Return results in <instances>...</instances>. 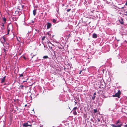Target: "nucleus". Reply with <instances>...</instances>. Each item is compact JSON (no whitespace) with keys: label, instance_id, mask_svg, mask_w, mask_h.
<instances>
[{"label":"nucleus","instance_id":"nucleus-1","mask_svg":"<svg viewBox=\"0 0 127 127\" xmlns=\"http://www.w3.org/2000/svg\"><path fill=\"white\" fill-rule=\"evenodd\" d=\"M7 34H8L9 33V31L12 30L13 26L12 24L11 23L9 24L7 26Z\"/></svg>","mask_w":127,"mask_h":127},{"label":"nucleus","instance_id":"nucleus-2","mask_svg":"<svg viewBox=\"0 0 127 127\" xmlns=\"http://www.w3.org/2000/svg\"><path fill=\"white\" fill-rule=\"evenodd\" d=\"M28 123H30V122L28 121L27 123L23 124V127H27L28 126L32 127V124H28Z\"/></svg>","mask_w":127,"mask_h":127},{"label":"nucleus","instance_id":"nucleus-3","mask_svg":"<svg viewBox=\"0 0 127 127\" xmlns=\"http://www.w3.org/2000/svg\"><path fill=\"white\" fill-rule=\"evenodd\" d=\"M24 5H22L21 4H19V6L18 7L17 9L19 10H22L23 9Z\"/></svg>","mask_w":127,"mask_h":127},{"label":"nucleus","instance_id":"nucleus-4","mask_svg":"<svg viewBox=\"0 0 127 127\" xmlns=\"http://www.w3.org/2000/svg\"><path fill=\"white\" fill-rule=\"evenodd\" d=\"M116 124H117V125H121V127L122 125V123L119 120L117 121L116 122Z\"/></svg>","mask_w":127,"mask_h":127},{"label":"nucleus","instance_id":"nucleus-5","mask_svg":"<svg viewBox=\"0 0 127 127\" xmlns=\"http://www.w3.org/2000/svg\"><path fill=\"white\" fill-rule=\"evenodd\" d=\"M26 92H27V94L28 95H32V94L30 93V89H26Z\"/></svg>","mask_w":127,"mask_h":127},{"label":"nucleus","instance_id":"nucleus-6","mask_svg":"<svg viewBox=\"0 0 127 127\" xmlns=\"http://www.w3.org/2000/svg\"><path fill=\"white\" fill-rule=\"evenodd\" d=\"M52 26L51 24L49 23H48L47 24V29H48L50 28Z\"/></svg>","mask_w":127,"mask_h":127},{"label":"nucleus","instance_id":"nucleus-7","mask_svg":"<svg viewBox=\"0 0 127 127\" xmlns=\"http://www.w3.org/2000/svg\"><path fill=\"white\" fill-rule=\"evenodd\" d=\"M6 77V76H5L3 78H2L0 82L1 83H3L4 82L5 80Z\"/></svg>","mask_w":127,"mask_h":127},{"label":"nucleus","instance_id":"nucleus-8","mask_svg":"<svg viewBox=\"0 0 127 127\" xmlns=\"http://www.w3.org/2000/svg\"><path fill=\"white\" fill-rule=\"evenodd\" d=\"M121 125H115L114 124H112L111 125L113 127H121Z\"/></svg>","mask_w":127,"mask_h":127},{"label":"nucleus","instance_id":"nucleus-9","mask_svg":"<svg viewBox=\"0 0 127 127\" xmlns=\"http://www.w3.org/2000/svg\"><path fill=\"white\" fill-rule=\"evenodd\" d=\"M121 91L120 90H119L117 93H116L114 95H120L121 94Z\"/></svg>","mask_w":127,"mask_h":127},{"label":"nucleus","instance_id":"nucleus-10","mask_svg":"<svg viewBox=\"0 0 127 127\" xmlns=\"http://www.w3.org/2000/svg\"><path fill=\"white\" fill-rule=\"evenodd\" d=\"M1 31L2 33H4V30L5 29L4 27L1 26Z\"/></svg>","mask_w":127,"mask_h":127},{"label":"nucleus","instance_id":"nucleus-11","mask_svg":"<svg viewBox=\"0 0 127 127\" xmlns=\"http://www.w3.org/2000/svg\"><path fill=\"white\" fill-rule=\"evenodd\" d=\"M1 39L3 42H5V41L6 39L5 37L3 36L1 38Z\"/></svg>","mask_w":127,"mask_h":127},{"label":"nucleus","instance_id":"nucleus-12","mask_svg":"<svg viewBox=\"0 0 127 127\" xmlns=\"http://www.w3.org/2000/svg\"><path fill=\"white\" fill-rule=\"evenodd\" d=\"M97 37V35L96 34L94 33L93 35V38H96Z\"/></svg>","mask_w":127,"mask_h":127},{"label":"nucleus","instance_id":"nucleus-13","mask_svg":"<svg viewBox=\"0 0 127 127\" xmlns=\"http://www.w3.org/2000/svg\"><path fill=\"white\" fill-rule=\"evenodd\" d=\"M33 14L34 16H35L36 13V9H34L33 11Z\"/></svg>","mask_w":127,"mask_h":127},{"label":"nucleus","instance_id":"nucleus-14","mask_svg":"<svg viewBox=\"0 0 127 127\" xmlns=\"http://www.w3.org/2000/svg\"><path fill=\"white\" fill-rule=\"evenodd\" d=\"M119 21L120 22V23L121 24H123L124 22L123 21V19L122 18H121V20H119Z\"/></svg>","mask_w":127,"mask_h":127},{"label":"nucleus","instance_id":"nucleus-15","mask_svg":"<svg viewBox=\"0 0 127 127\" xmlns=\"http://www.w3.org/2000/svg\"><path fill=\"white\" fill-rule=\"evenodd\" d=\"M71 35L70 34H69L68 35H65V37H66V38L68 40L69 38L70 37Z\"/></svg>","mask_w":127,"mask_h":127},{"label":"nucleus","instance_id":"nucleus-16","mask_svg":"<svg viewBox=\"0 0 127 127\" xmlns=\"http://www.w3.org/2000/svg\"><path fill=\"white\" fill-rule=\"evenodd\" d=\"M73 113L74 115H77V113L76 111H73Z\"/></svg>","mask_w":127,"mask_h":127},{"label":"nucleus","instance_id":"nucleus-17","mask_svg":"<svg viewBox=\"0 0 127 127\" xmlns=\"http://www.w3.org/2000/svg\"><path fill=\"white\" fill-rule=\"evenodd\" d=\"M3 19L4 22V23H5L6 21V18H5V17H4L3 18Z\"/></svg>","mask_w":127,"mask_h":127},{"label":"nucleus","instance_id":"nucleus-18","mask_svg":"<svg viewBox=\"0 0 127 127\" xmlns=\"http://www.w3.org/2000/svg\"><path fill=\"white\" fill-rule=\"evenodd\" d=\"M48 57L47 56H44L43 57V59H46L48 58Z\"/></svg>","mask_w":127,"mask_h":127},{"label":"nucleus","instance_id":"nucleus-19","mask_svg":"<svg viewBox=\"0 0 127 127\" xmlns=\"http://www.w3.org/2000/svg\"><path fill=\"white\" fill-rule=\"evenodd\" d=\"M77 109V107H75L73 109V111H76Z\"/></svg>","mask_w":127,"mask_h":127},{"label":"nucleus","instance_id":"nucleus-20","mask_svg":"<svg viewBox=\"0 0 127 127\" xmlns=\"http://www.w3.org/2000/svg\"><path fill=\"white\" fill-rule=\"evenodd\" d=\"M52 22L53 23H56V20L55 19H53Z\"/></svg>","mask_w":127,"mask_h":127},{"label":"nucleus","instance_id":"nucleus-21","mask_svg":"<svg viewBox=\"0 0 127 127\" xmlns=\"http://www.w3.org/2000/svg\"><path fill=\"white\" fill-rule=\"evenodd\" d=\"M94 113H96L97 112V109H94Z\"/></svg>","mask_w":127,"mask_h":127},{"label":"nucleus","instance_id":"nucleus-22","mask_svg":"<svg viewBox=\"0 0 127 127\" xmlns=\"http://www.w3.org/2000/svg\"><path fill=\"white\" fill-rule=\"evenodd\" d=\"M95 96H92V99L93 100H94L95 99Z\"/></svg>","mask_w":127,"mask_h":127},{"label":"nucleus","instance_id":"nucleus-23","mask_svg":"<svg viewBox=\"0 0 127 127\" xmlns=\"http://www.w3.org/2000/svg\"><path fill=\"white\" fill-rule=\"evenodd\" d=\"M112 96L113 97H118V98H120V96Z\"/></svg>","mask_w":127,"mask_h":127},{"label":"nucleus","instance_id":"nucleus-24","mask_svg":"<svg viewBox=\"0 0 127 127\" xmlns=\"http://www.w3.org/2000/svg\"><path fill=\"white\" fill-rule=\"evenodd\" d=\"M19 76L20 77H22L23 76V74H19Z\"/></svg>","mask_w":127,"mask_h":127},{"label":"nucleus","instance_id":"nucleus-25","mask_svg":"<svg viewBox=\"0 0 127 127\" xmlns=\"http://www.w3.org/2000/svg\"><path fill=\"white\" fill-rule=\"evenodd\" d=\"M20 87L22 89H23V88H22L24 87V86L23 85H21Z\"/></svg>","mask_w":127,"mask_h":127},{"label":"nucleus","instance_id":"nucleus-26","mask_svg":"<svg viewBox=\"0 0 127 127\" xmlns=\"http://www.w3.org/2000/svg\"><path fill=\"white\" fill-rule=\"evenodd\" d=\"M125 13L124 15L127 16V11L125 12Z\"/></svg>","mask_w":127,"mask_h":127},{"label":"nucleus","instance_id":"nucleus-27","mask_svg":"<svg viewBox=\"0 0 127 127\" xmlns=\"http://www.w3.org/2000/svg\"><path fill=\"white\" fill-rule=\"evenodd\" d=\"M71 10V9H68L67 10V12H69V11H70V10Z\"/></svg>","mask_w":127,"mask_h":127},{"label":"nucleus","instance_id":"nucleus-28","mask_svg":"<svg viewBox=\"0 0 127 127\" xmlns=\"http://www.w3.org/2000/svg\"><path fill=\"white\" fill-rule=\"evenodd\" d=\"M45 36H44V37H43L42 38V40H44L45 39Z\"/></svg>","mask_w":127,"mask_h":127},{"label":"nucleus","instance_id":"nucleus-29","mask_svg":"<svg viewBox=\"0 0 127 127\" xmlns=\"http://www.w3.org/2000/svg\"><path fill=\"white\" fill-rule=\"evenodd\" d=\"M97 120L98 122H99L100 121V119L99 118H97Z\"/></svg>","mask_w":127,"mask_h":127},{"label":"nucleus","instance_id":"nucleus-30","mask_svg":"<svg viewBox=\"0 0 127 127\" xmlns=\"http://www.w3.org/2000/svg\"><path fill=\"white\" fill-rule=\"evenodd\" d=\"M1 26L4 27V24L3 23H2V25H1Z\"/></svg>","mask_w":127,"mask_h":127},{"label":"nucleus","instance_id":"nucleus-31","mask_svg":"<svg viewBox=\"0 0 127 127\" xmlns=\"http://www.w3.org/2000/svg\"><path fill=\"white\" fill-rule=\"evenodd\" d=\"M23 58H24L25 59H26V58L25 57V56H23Z\"/></svg>","mask_w":127,"mask_h":127},{"label":"nucleus","instance_id":"nucleus-32","mask_svg":"<svg viewBox=\"0 0 127 127\" xmlns=\"http://www.w3.org/2000/svg\"><path fill=\"white\" fill-rule=\"evenodd\" d=\"M125 5L126 6H127V1L126 2L125 4Z\"/></svg>","mask_w":127,"mask_h":127},{"label":"nucleus","instance_id":"nucleus-33","mask_svg":"<svg viewBox=\"0 0 127 127\" xmlns=\"http://www.w3.org/2000/svg\"><path fill=\"white\" fill-rule=\"evenodd\" d=\"M15 99H17V100H19V99H14V101H15Z\"/></svg>","mask_w":127,"mask_h":127},{"label":"nucleus","instance_id":"nucleus-34","mask_svg":"<svg viewBox=\"0 0 127 127\" xmlns=\"http://www.w3.org/2000/svg\"><path fill=\"white\" fill-rule=\"evenodd\" d=\"M82 72V70H81L80 71V72H79V74H80L81 73V72Z\"/></svg>","mask_w":127,"mask_h":127},{"label":"nucleus","instance_id":"nucleus-35","mask_svg":"<svg viewBox=\"0 0 127 127\" xmlns=\"http://www.w3.org/2000/svg\"><path fill=\"white\" fill-rule=\"evenodd\" d=\"M75 105H76V104H77V102H75Z\"/></svg>","mask_w":127,"mask_h":127},{"label":"nucleus","instance_id":"nucleus-36","mask_svg":"<svg viewBox=\"0 0 127 127\" xmlns=\"http://www.w3.org/2000/svg\"><path fill=\"white\" fill-rule=\"evenodd\" d=\"M124 127H127V125H126Z\"/></svg>","mask_w":127,"mask_h":127},{"label":"nucleus","instance_id":"nucleus-37","mask_svg":"<svg viewBox=\"0 0 127 127\" xmlns=\"http://www.w3.org/2000/svg\"><path fill=\"white\" fill-rule=\"evenodd\" d=\"M96 95V93H94V95Z\"/></svg>","mask_w":127,"mask_h":127},{"label":"nucleus","instance_id":"nucleus-38","mask_svg":"<svg viewBox=\"0 0 127 127\" xmlns=\"http://www.w3.org/2000/svg\"><path fill=\"white\" fill-rule=\"evenodd\" d=\"M26 82V81H23V83H24V82Z\"/></svg>","mask_w":127,"mask_h":127},{"label":"nucleus","instance_id":"nucleus-39","mask_svg":"<svg viewBox=\"0 0 127 127\" xmlns=\"http://www.w3.org/2000/svg\"><path fill=\"white\" fill-rule=\"evenodd\" d=\"M27 106V104H26V105H25V107H26V106Z\"/></svg>","mask_w":127,"mask_h":127},{"label":"nucleus","instance_id":"nucleus-40","mask_svg":"<svg viewBox=\"0 0 127 127\" xmlns=\"http://www.w3.org/2000/svg\"><path fill=\"white\" fill-rule=\"evenodd\" d=\"M30 97L31 98V99L32 98V97L31 96H30Z\"/></svg>","mask_w":127,"mask_h":127},{"label":"nucleus","instance_id":"nucleus-41","mask_svg":"<svg viewBox=\"0 0 127 127\" xmlns=\"http://www.w3.org/2000/svg\"><path fill=\"white\" fill-rule=\"evenodd\" d=\"M4 52H5V50H4Z\"/></svg>","mask_w":127,"mask_h":127},{"label":"nucleus","instance_id":"nucleus-42","mask_svg":"<svg viewBox=\"0 0 127 127\" xmlns=\"http://www.w3.org/2000/svg\"><path fill=\"white\" fill-rule=\"evenodd\" d=\"M39 127H42V126H40Z\"/></svg>","mask_w":127,"mask_h":127},{"label":"nucleus","instance_id":"nucleus-43","mask_svg":"<svg viewBox=\"0 0 127 127\" xmlns=\"http://www.w3.org/2000/svg\"><path fill=\"white\" fill-rule=\"evenodd\" d=\"M55 51H54V54H55Z\"/></svg>","mask_w":127,"mask_h":127},{"label":"nucleus","instance_id":"nucleus-44","mask_svg":"<svg viewBox=\"0 0 127 127\" xmlns=\"http://www.w3.org/2000/svg\"><path fill=\"white\" fill-rule=\"evenodd\" d=\"M7 45H8V43H7Z\"/></svg>","mask_w":127,"mask_h":127},{"label":"nucleus","instance_id":"nucleus-45","mask_svg":"<svg viewBox=\"0 0 127 127\" xmlns=\"http://www.w3.org/2000/svg\"><path fill=\"white\" fill-rule=\"evenodd\" d=\"M1 96H0V98H1Z\"/></svg>","mask_w":127,"mask_h":127},{"label":"nucleus","instance_id":"nucleus-46","mask_svg":"<svg viewBox=\"0 0 127 127\" xmlns=\"http://www.w3.org/2000/svg\"><path fill=\"white\" fill-rule=\"evenodd\" d=\"M127 125V124L126 125Z\"/></svg>","mask_w":127,"mask_h":127}]
</instances>
